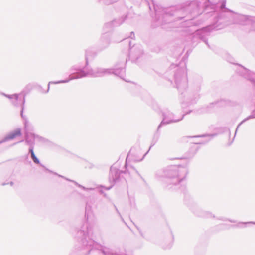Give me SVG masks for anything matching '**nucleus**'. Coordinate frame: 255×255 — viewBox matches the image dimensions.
<instances>
[{
  "mask_svg": "<svg viewBox=\"0 0 255 255\" xmlns=\"http://www.w3.org/2000/svg\"><path fill=\"white\" fill-rule=\"evenodd\" d=\"M174 80L177 88L182 91L187 87L186 70L184 68H178L174 74Z\"/></svg>",
  "mask_w": 255,
  "mask_h": 255,
  "instance_id": "423d86ee",
  "label": "nucleus"
},
{
  "mask_svg": "<svg viewBox=\"0 0 255 255\" xmlns=\"http://www.w3.org/2000/svg\"><path fill=\"white\" fill-rule=\"evenodd\" d=\"M100 2L105 5H110L112 4L114 1L112 0H99Z\"/></svg>",
  "mask_w": 255,
  "mask_h": 255,
  "instance_id": "5701e85b",
  "label": "nucleus"
},
{
  "mask_svg": "<svg viewBox=\"0 0 255 255\" xmlns=\"http://www.w3.org/2000/svg\"><path fill=\"white\" fill-rule=\"evenodd\" d=\"M86 65L81 68L77 65L72 66L70 69L71 74L69 75V78L66 80H60L58 81H50L48 83V89L47 92L49 90V85L50 84H59L69 82L70 80L82 78L83 77L89 76L92 77H102L105 75L113 74L120 78H123V76L125 73V63L121 62L115 65L114 68H103L97 67L95 69H88L87 65L88 64V54L86 51L85 54Z\"/></svg>",
  "mask_w": 255,
  "mask_h": 255,
  "instance_id": "f257e3e1",
  "label": "nucleus"
},
{
  "mask_svg": "<svg viewBox=\"0 0 255 255\" xmlns=\"http://www.w3.org/2000/svg\"><path fill=\"white\" fill-rule=\"evenodd\" d=\"M23 140L19 141V142H16V143H15L13 145H15V144H17V143H20V142H23Z\"/></svg>",
  "mask_w": 255,
  "mask_h": 255,
  "instance_id": "473e14b6",
  "label": "nucleus"
},
{
  "mask_svg": "<svg viewBox=\"0 0 255 255\" xmlns=\"http://www.w3.org/2000/svg\"><path fill=\"white\" fill-rule=\"evenodd\" d=\"M112 187V186H110L109 187H107V188H105L106 190H110Z\"/></svg>",
  "mask_w": 255,
  "mask_h": 255,
  "instance_id": "2f4dec72",
  "label": "nucleus"
},
{
  "mask_svg": "<svg viewBox=\"0 0 255 255\" xmlns=\"http://www.w3.org/2000/svg\"><path fill=\"white\" fill-rule=\"evenodd\" d=\"M55 175H56L57 176H58L59 177H60L61 178H63L64 179H65V180H67V181H69L70 182H72L73 183H74L77 187L82 189L83 190H85V191H89V190H94V188H86L80 184H79V183H78L77 182L74 181V180H70V179H69L62 175H59L57 173H53Z\"/></svg>",
  "mask_w": 255,
  "mask_h": 255,
  "instance_id": "f3484780",
  "label": "nucleus"
},
{
  "mask_svg": "<svg viewBox=\"0 0 255 255\" xmlns=\"http://www.w3.org/2000/svg\"><path fill=\"white\" fill-rule=\"evenodd\" d=\"M194 6H195V10H197L199 7V2L192 1L188 6L182 8L181 10L185 12H189L191 13L193 11L191 10V9Z\"/></svg>",
  "mask_w": 255,
  "mask_h": 255,
  "instance_id": "dca6fc26",
  "label": "nucleus"
},
{
  "mask_svg": "<svg viewBox=\"0 0 255 255\" xmlns=\"http://www.w3.org/2000/svg\"><path fill=\"white\" fill-rule=\"evenodd\" d=\"M123 173V171H120L119 169L112 166L110 168L109 180L110 182H115L119 180L120 174Z\"/></svg>",
  "mask_w": 255,
  "mask_h": 255,
  "instance_id": "f8f14e48",
  "label": "nucleus"
},
{
  "mask_svg": "<svg viewBox=\"0 0 255 255\" xmlns=\"http://www.w3.org/2000/svg\"><path fill=\"white\" fill-rule=\"evenodd\" d=\"M9 184V183H3L1 185H2V186H5V185H7V184ZM9 184H10V186H13V184H14L13 182H12V181H11V182H10L9 183Z\"/></svg>",
  "mask_w": 255,
  "mask_h": 255,
  "instance_id": "bb28decb",
  "label": "nucleus"
},
{
  "mask_svg": "<svg viewBox=\"0 0 255 255\" xmlns=\"http://www.w3.org/2000/svg\"><path fill=\"white\" fill-rule=\"evenodd\" d=\"M29 153L30 154L31 158L33 162L36 164H39L40 166L42 167L45 169V170L47 171L50 173H53L51 170L46 168L43 164L40 163V161L38 158L36 156L34 152V148L31 147V149H29Z\"/></svg>",
  "mask_w": 255,
  "mask_h": 255,
  "instance_id": "4468645a",
  "label": "nucleus"
},
{
  "mask_svg": "<svg viewBox=\"0 0 255 255\" xmlns=\"http://www.w3.org/2000/svg\"><path fill=\"white\" fill-rule=\"evenodd\" d=\"M216 134H203L201 135L197 136V137H211L207 142L209 141L212 137L215 136Z\"/></svg>",
  "mask_w": 255,
  "mask_h": 255,
  "instance_id": "b1692460",
  "label": "nucleus"
},
{
  "mask_svg": "<svg viewBox=\"0 0 255 255\" xmlns=\"http://www.w3.org/2000/svg\"><path fill=\"white\" fill-rule=\"evenodd\" d=\"M229 221L231 222H232V223H235L236 222V221H234V220H229Z\"/></svg>",
  "mask_w": 255,
  "mask_h": 255,
  "instance_id": "c9c22d12",
  "label": "nucleus"
},
{
  "mask_svg": "<svg viewBox=\"0 0 255 255\" xmlns=\"http://www.w3.org/2000/svg\"><path fill=\"white\" fill-rule=\"evenodd\" d=\"M148 152H149V150H148L147 152H146V153H145V155H146V154H147V153H148Z\"/></svg>",
  "mask_w": 255,
  "mask_h": 255,
  "instance_id": "58836bf2",
  "label": "nucleus"
},
{
  "mask_svg": "<svg viewBox=\"0 0 255 255\" xmlns=\"http://www.w3.org/2000/svg\"><path fill=\"white\" fill-rule=\"evenodd\" d=\"M22 134L21 129L20 128L16 129L7 134L0 141V144L3 143L9 140L14 139L17 136H20Z\"/></svg>",
  "mask_w": 255,
  "mask_h": 255,
  "instance_id": "9b49d317",
  "label": "nucleus"
},
{
  "mask_svg": "<svg viewBox=\"0 0 255 255\" xmlns=\"http://www.w3.org/2000/svg\"><path fill=\"white\" fill-rule=\"evenodd\" d=\"M125 74V72L124 73V75H123V78H122V79H124L125 81H126V79H124V76ZM121 78L122 79V78Z\"/></svg>",
  "mask_w": 255,
  "mask_h": 255,
  "instance_id": "72a5a7b5",
  "label": "nucleus"
},
{
  "mask_svg": "<svg viewBox=\"0 0 255 255\" xmlns=\"http://www.w3.org/2000/svg\"><path fill=\"white\" fill-rule=\"evenodd\" d=\"M130 152H131V151H130L128 153V155H127V158L128 157L129 154L130 153Z\"/></svg>",
  "mask_w": 255,
  "mask_h": 255,
  "instance_id": "4c0bfd02",
  "label": "nucleus"
},
{
  "mask_svg": "<svg viewBox=\"0 0 255 255\" xmlns=\"http://www.w3.org/2000/svg\"><path fill=\"white\" fill-rule=\"evenodd\" d=\"M124 19H119L118 20H114L110 23H107L106 24V26H109L112 25L113 26H117L121 25L124 21Z\"/></svg>",
  "mask_w": 255,
  "mask_h": 255,
  "instance_id": "aec40b11",
  "label": "nucleus"
},
{
  "mask_svg": "<svg viewBox=\"0 0 255 255\" xmlns=\"http://www.w3.org/2000/svg\"><path fill=\"white\" fill-rule=\"evenodd\" d=\"M183 18V17H177V18L178 19H182Z\"/></svg>",
  "mask_w": 255,
  "mask_h": 255,
  "instance_id": "e433bc0d",
  "label": "nucleus"
},
{
  "mask_svg": "<svg viewBox=\"0 0 255 255\" xmlns=\"http://www.w3.org/2000/svg\"><path fill=\"white\" fill-rule=\"evenodd\" d=\"M172 244L171 242L168 243L167 245L164 243L161 244L162 248L165 250L170 249L172 247Z\"/></svg>",
  "mask_w": 255,
  "mask_h": 255,
  "instance_id": "4be33fe9",
  "label": "nucleus"
},
{
  "mask_svg": "<svg viewBox=\"0 0 255 255\" xmlns=\"http://www.w3.org/2000/svg\"><path fill=\"white\" fill-rule=\"evenodd\" d=\"M232 16L233 18V23H237L242 25H246L250 23V16L241 15L234 12L232 13Z\"/></svg>",
  "mask_w": 255,
  "mask_h": 255,
  "instance_id": "9d476101",
  "label": "nucleus"
},
{
  "mask_svg": "<svg viewBox=\"0 0 255 255\" xmlns=\"http://www.w3.org/2000/svg\"><path fill=\"white\" fill-rule=\"evenodd\" d=\"M162 113L163 116V120L159 125L158 126L157 130V132L159 131V129L162 126L172 123L178 122L182 120L185 115H183L182 117L180 119H175L174 118V114L168 109L164 110L162 112Z\"/></svg>",
  "mask_w": 255,
  "mask_h": 255,
  "instance_id": "0eeeda50",
  "label": "nucleus"
},
{
  "mask_svg": "<svg viewBox=\"0 0 255 255\" xmlns=\"http://www.w3.org/2000/svg\"><path fill=\"white\" fill-rule=\"evenodd\" d=\"M157 140H158V138H156V139H155V138H154V139H153V141H152V144H151V146H150V147H149V150L151 149V148L153 145H154V144L157 142Z\"/></svg>",
  "mask_w": 255,
  "mask_h": 255,
  "instance_id": "a878e982",
  "label": "nucleus"
},
{
  "mask_svg": "<svg viewBox=\"0 0 255 255\" xmlns=\"http://www.w3.org/2000/svg\"><path fill=\"white\" fill-rule=\"evenodd\" d=\"M114 208H115V210H116V212L118 213V214L119 215V216H120V217H121V218H122V216H121V214H120V212H119V211L118 209H117V207L116 206V205L114 204Z\"/></svg>",
  "mask_w": 255,
  "mask_h": 255,
  "instance_id": "c756f323",
  "label": "nucleus"
},
{
  "mask_svg": "<svg viewBox=\"0 0 255 255\" xmlns=\"http://www.w3.org/2000/svg\"><path fill=\"white\" fill-rule=\"evenodd\" d=\"M194 213L198 216L204 218H211L214 217L212 213L204 211L200 209H196L193 211Z\"/></svg>",
  "mask_w": 255,
  "mask_h": 255,
  "instance_id": "2eb2a0df",
  "label": "nucleus"
},
{
  "mask_svg": "<svg viewBox=\"0 0 255 255\" xmlns=\"http://www.w3.org/2000/svg\"><path fill=\"white\" fill-rule=\"evenodd\" d=\"M29 123H28L26 128L24 126V130H25V143L29 146V148L31 149V147L34 148V145L35 144V139L36 138H40V137L39 136L35 135L32 133H28V127ZM25 126V125L24 124Z\"/></svg>",
  "mask_w": 255,
  "mask_h": 255,
  "instance_id": "1a4fd4ad",
  "label": "nucleus"
},
{
  "mask_svg": "<svg viewBox=\"0 0 255 255\" xmlns=\"http://www.w3.org/2000/svg\"><path fill=\"white\" fill-rule=\"evenodd\" d=\"M129 47V58H131V60L134 61L135 60H137L140 56L143 54V49L141 45H133L131 47V42L128 41Z\"/></svg>",
  "mask_w": 255,
  "mask_h": 255,
  "instance_id": "6e6552de",
  "label": "nucleus"
},
{
  "mask_svg": "<svg viewBox=\"0 0 255 255\" xmlns=\"http://www.w3.org/2000/svg\"><path fill=\"white\" fill-rule=\"evenodd\" d=\"M123 40H125V39H123L122 40H114V41L116 42H119L120 41H122Z\"/></svg>",
  "mask_w": 255,
  "mask_h": 255,
  "instance_id": "7c9ffc66",
  "label": "nucleus"
},
{
  "mask_svg": "<svg viewBox=\"0 0 255 255\" xmlns=\"http://www.w3.org/2000/svg\"><path fill=\"white\" fill-rule=\"evenodd\" d=\"M129 38H131V39H133L135 37V35H134V33L133 32H131L130 33V36H129Z\"/></svg>",
  "mask_w": 255,
  "mask_h": 255,
  "instance_id": "cd10ccee",
  "label": "nucleus"
},
{
  "mask_svg": "<svg viewBox=\"0 0 255 255\" xmlns=\"http://www.w3.org/2000/svg\"><path fill=\"white\" fill-rule=\"evenodd\" d=\"M218 8V6L216 4H211L210 5H206L204 9V12L209 13L211 12H215Z\"/></svg>",
  "mask_w": 255,
  "mask_h": 255,
  "instance_id": "a211bd4d",
  "label": "nucleus"
},
{
  "mask_svg": "<svg viewBox=\"0 0 255 255\" xmlns=\"http://www.w3.org/2000/svg\"><path fill=\"white\" fill-rule=\"evenodd\" d=\"M220 9L221 11L218 13L216 16L217 17L215 20V22L213 24L209 25L205 27H203L201 29L197 30L194 33V36L197 37V38L202 40L203 42H204L209 48H210V46L209 45L207 37L209 35L210 32L214 29L219 30L222 28L223 26H222L220 24H218V21L222 19V17L225 15V12L228 11L230 12L232 14V13H234V12L232 10L229 9L228 8L226 7V1H223L220 7Z\"/></svg>",
  "mask_w": 255,
  "mask_h": 255,
  "instance_id": "7ed1b4c3",
  "label": "nucleus"
},
{
  "mask_svg": "<svg viewBox=\"0 0 255 255\" xmlns=\"http://www.w3.org/2000/svg\"><path fill=\"white\" fill-rule=\"evenodd\" d=\"M149 9L151 10V7H150V6H149Z\"/></svg>",
  "mask_w": 255,
  "mask_h": 255,
  "instance_id": "ea45409f",
  "label": "nucleus"
},
{
  "mask_svg": "<svg viewBox=\"0 0 255 255\" xmlns=\"http://www.w3.org/2000/svg\"><path fill=\"white\" fill-rule=\"evenodd\" d=\"M240 224H255V222H241V223H240Z\"/></svg>",
  "mask_w": 255,
  "mask_h": 255,
  "instance_id": "c85d7f7f",
  "label": "nucleus"
},
{
  "mask_svg": "<svg viewBox=\"0 0 255 255\" xmlns=\"http://www.w3.org/2000/svg\"><path fill=\"white\" fill-rule=\"evenodd\" d=\"M187 173L186 166L171 165L157 171L155 176L159 179L163 177L166 178L169 184L176 185L185 178Z\"/></svg>",
  "mask_w": 255,
  "mask_h": 255,
  "instance_id": "f03ea898",
  "label": "nucleus"
},
{
  "mask_svg": "<svg viewBox=\"0 0 255 255\" xmlns=\"http://www.w3.org/2000/svg\"><path fill=\"white\" fill-rule=\"evenodd\" d=\"M153 5L154 9L155 11V16L156 20L159 22V24H161L163 26L164 23H166V18L168 17H170L171 16L176 15L177 13L178 12L177 11H175V7H171L169 8H163L161 9L158 7L157 5H155L153 0H151Z\"/></svg>",
  "mask_w": 255,
  "mask_h": 255,
  "instance_id": "20e7f679",
  "label": "nucleus"
},
{
  "mask_svg": "<svg viewBox=\"0 0 255 255\" xmlns=\"http://www.w3.org/2000/svg\"><path fill=\"white\" fill-rule=\"evenodd\" d=\"M94 167V165L92 163L87 162L85 165V168L91 169Z\"/></svg>",
  "mask_w": 255,
  "mask_h": 255,
  "instance_id": "393cba45",
  "label": "nucleus"
},
{
  "mask_svg": "<svg viewBox=\"0 0 255 255\" xmlns=\"http://www.w3.org/2000/svg\"><path fill=\"white\" fill-rule=\"evenodd\" d=\"M213 106V103H211L210 104V107L209 106H207V107L205 108H202L200 111L199 112L200 113H207L209 112L210 111V108Z\"/></svg>",
  "mask_w": 255,
  "mask_h": 255,
  "instance_id": "412c9836",
  "label": "nucleus"
},
{
  "mask_svg": "<svg viewBox=\"0 0 255 255\" xmlns=\"http://www.w3.org/2000/svg\"><path fill=\"white\" fill-rule=\"evenodd\" d=\"M110 43V34L105 33L102 35L99 42V47L101 50H103L107 47Z\"/></svg>",
  "mask_w": 255,
  "mask_h": 255,
  "instance_id": "ddd939ff",
  "label": "nucleus"
},
{
  "mask_svg": "<svg viewBox=\"0 0 255 255\" xmlns=\"http://www.w3.org/2000/svg\"><path fill=\"white\" fill-rule=\"evenodd\" d=\"M1 94L5 97L11 100L13 105L15 107L21 106L20 115L21 118L24 120V124L25 125V128H26L28 124V119L25 116L23 115L24 111V105L25 103V96L21 94H14L12 95L6 94L2 92H0Z\"/></svg>",
  "mask_w": 255,
  "mask_h": 255,
  "instance_id": "39448f33",
  "label": "nucleus"
},
{
  "mask_svg": "<svg viewBox=\"0 0 255 255\" xmlns=\"http://www.w3.org/2000/svg\"><path fill=\"white\" fill-rule=\"evenodd\" d=\"M255 118V111H253L252 113V114L251 115H250L249 116H248V117H247L246 118H245V119H244L242 122H241L240 123V124L238 125L236 129V132H235V134L237 132V131L239 128V127L243 123H244L245 122H246V121L250 119H253V118Z\"/></svg>",
  "mask_w": 255,
  "mask_h": 255,
  "instance_id": "6ab92c4d",
  "label": "nucleus"
},
{
  "mask_svg": "<svg viewBox=\"0 0 255 255\" xmlns=\"http://www.w3.org/2000/svg\"><path fill=\"white\" fill-rule=\"evenodd\" d=\"M125 74V72L124 73V75H123V78H122V79H124L125 81H126V79H124V76ZM121 78L122 79V78Z\"/></svg>",
  "mask_w": 255,
  "mask_h": 255,
  "instance_id": "f704fd0d",
  "label": "nucleus"
}]
</instances>
